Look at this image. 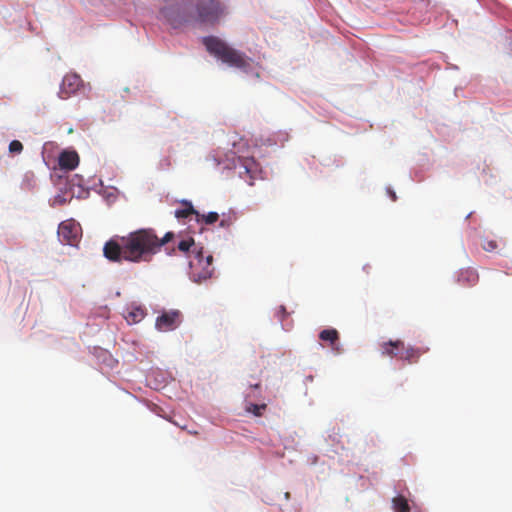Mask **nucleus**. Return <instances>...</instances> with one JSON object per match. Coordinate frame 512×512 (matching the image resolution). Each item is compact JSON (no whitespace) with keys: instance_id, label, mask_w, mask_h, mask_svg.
<instances>
[{"instance_id":"nucleus-1","label":"nucleus","mask_w":512,"mask_h":512,"mask_svg":"<svg viewBox=\"0 0 512 512\" xmlns=\"http://www.w3.org/2000/svg\"><path fill=\"white\" fill-rule=\"evenodd\" d=\"M174 237L173 232H167L159 238L151 228L138 229L127 236L107 241L103 247V254L113 262H146L150 261L161 247L172 241Z\"/></svg>"},{"instance_id":"nucleus-2","label":"nucleus","mask_w":512,"mask_h":512,"mask_svg":"<svg viewBox=\"0 0 512 512\" xmlns=\"http://www.w3.org/2000/svg\"><path fill=\"white\" fill-rule=\"evenodd\" d=\"M206 50L214 57L231 67L246 71L250 68L251 59L225 41L216 36H207L202 39Z\"/></svg>"},{"instance_id":"nucleus-3","label":"nucleus","mask_w":512,"mask_h":512,"mask_svg":"<svg viewBox=\"0 0 512 512\" xmlns=\"http://www.w3.org/2000/svg\"><path fill=\"white\" fill-rule=\"evenodd\" d=\"M225 14V7L218 0H197L192 8L193 20L201 24L215 25Z\"/></svg>"},{"instance_id":"nucleus-4","label":"nucleus","mask_w":512,"mask_h":512,"mask_svg":"<svg viewBox=\"0 0 512 512\" xmlns=\"http://www.w3.org/2000/svg\"><path fill=\"white\" fill-rule=\"evenodd\" d=\"M160 14L173 26L193 19L191 3L186 0L167 2L161 8Z\"/></svg>"},{"instance_id":"nucleus-5","label":"nucleus","mask_w":512,"mask_h":512,"mask_svg":"<svg viewBox=\"0 0 512 512\" xmlns=\"http://www.w3.org/2000/svg\"><path fill=\"white\" fill-rule=\"evenodd\" d=\"M81 232V227L74 220H66L59 224L58 238L61 243L67 245H76Z\"/></svg>"},{"instance_id":"nucleus-6","label":"nucleus","mask_w":512,"mask_h":512,"mask_svg":"<svg viewBox=\"0 0 512 512\" xmlns=\"http://www.w3.org/2000/svg\"><path fill=\"white\" fill-rule=\"evenodd\" d=\"M182 321V315L179 310H170L163 312L157 317L155 327L162 332L176 329Z\"/></svg>"},{"instance_id":"nucleus-7","label":"nucleus","mask_w":512,"mask_h":512,"mask_svg":"<svg viewBox=\"0 0 512 512\" xmlns=\"http://www.w3.org/2000/svg\"><path fill=\"white\" fill-rule=\"evenodd\" d=\"M81 86L82 79L80 78V76L74 73L65 75L60 86V98H69L71 95L75 94Z\"/></svg>"},{"instance_id":"nucleus-8","label":"nucleus","mask_w":512,"mask_h":512,"mask_svg":"<svg viewBox=\"0 0 512 512\" xmlns=\"http://www.w3.org/2000/svg\"><path fill=\"white\" fill-rule=\"evenodd\" d=\"M195 259L198 261V264L206 263V267H204L203 270H200L199 272H192L195 280L201 281L210 278L214 272V268L212 266L213 256L207 255L204 257L202 250H199L196 252Z\"/></svg>"},{"instance_id":"nucleus-9","label":"nucleus","mask_w":512,"mask_h":512,"mask_svg":"<svg viewBox=\"0 0 512 512\" xmlns=\"http://www.w3.org/2000/svg\"><path fill=\"white\" fill-rule=\"evenodd\" d=\"M428 350V348L423 347L404 346V349H400L398 358L405 360L410 364L416 363Z\"/></svg>"},{"instance_id":"nucleus-10","label":"nucleus","mask_w":512,"mask_h":512,"mask_svg":"<svg viewBox=\"0 0 512 512\" xmlns=\"http://www.w3.org/2000/svg\"><path fill=\"white\" fill-rule=\"evenodd\" d=\"M319 339L325 342H328L331 349L336 353L340 354L342 352V348L339 343V332L334 329H324L319 333Z\"/></svg>"},{"instance_id":"nucleus-11","label":"nucleus","mask_w":512,"mask_h":512,"mask_svg":"<svg viewBox=\"0 0 512 512\" xmlns=\"http://www.w3.org/2000/svg\"><path fill=\"white\" fill-rule=\"evenodd\" d=\"M62 169L73 170L79 164V156L75 151H63L58 160Z\"/></svg>"},{"instance_id":"nucleus-12","label":"nucleus","mask_w":512,"mask_h":512,"mask_svg":"<svg viewBox=\"0 0 512 512\" xmlns=\"http://www.w3.org/2000/svg\"><path fill=\"white\" fill-rule=\"evenodd\" d=\"M479 280V275L476 270L467 268L461 270L458 274L457 282L463 286H474Z\"/></svg>"},{"instance_id":"nucleus-13","label":"nucleus","mask_w":512,"mask_h":512,"mask_svg":"<svg viewBox=\"0 0 512 512\" xmlns=\"http://www.w3.org/2000/svg\"><path fill=\"white\" fill-rule=\"evenodd\" d=\"M400 349H404V342L401 340H390L381 344V353L384 356L398 357Z\"/></svg>"},{"instance_id":"nucleus-14","label":"nucleus","mask_w":512,"mask_h":512,"mask_svg":"<svg viewBox=\"0 0 512 512\" xmlns=\"http://www.w3.org/2000/svg\"><path fill=\"white\" fill-rule=\"evenodd\" d=\"M146 316V310L140 306L131 307L125 315L128 324H136L142 321Z\"/></svg>"},{"instance_id":"nucleus-15","label":"nucleus","mask_w":512,"mask_h":512,"mask_svg":"<svg viewBox=\"0 0 512 512\" xmlns=\"http://www.w3.org/2000/svg\"><path fill=\"white\" fill-rule=\"evenodd\" d=\"M184 208L177 209L174 213L175 217L180 218H187L190 215H195L197 222H200V213L196 211L189 201H183L182 202Z\"/></svg>"},{"instance_id":"nucleus-16","label":"nucleus","mask_w":512,"mask_h":512,"mask_svg":"<svg viewBox=\"0 0 512 512\" xmlns=\"http://www.w3.org/2000/svg\"><path fill=\"white\" fill-rule=\"evenodd\" d=\"M392 503L395 512H410V506L405 497L401 495L394 497Z\"/></svg>"},{"instance_id":"nucleus-17","label":"nucleus","mask_w":512,"mask_h":512,"mask_svg":"<svg viewBox=\"0 0 512 512\" xmlns=\"http://www.w3.org/2000/svg\"><path fill=\"white\" fill-rule=\"evenodd\" d=\"M266 404H253L250 403L246 406V411L249 413H252L253 415L259 417L262 415L263 411L266 409Z\"/></svg>"},{"instance_id":"nucleus-18","label":"nucleus","mask_w":512,"mask_h":512,"mask_svg":"<svg viewBox=\"0 0 512 512\" xmlns=\"http://www.w3.org/2000/svg\"><path fill=\"white\" fill-rule=\"evenodd\" d=\"M219 219V214L217 212H209L208 214H200V222H204L206 224H213Z\"/></svg>"},{"instance_id":"nucleus-19","label":"nucleus","mask_w":512,"mask_h":512,"mask_svg":"<svg viewBox=\"0 0 512 512\" xmlns=\"http://www.w3.org/2000/svg\"><path fill=\"white\" fill-rule=\"evenodd\" d=\"M236 218L237 217L234 212L228 213L227 215L223 214V218L220 221V226L223 228H228L235 222Z\"/></svg>"},{"instance_id":"nucleus-20","label":"nucleus","mask_w":512,"mask_h":512,"mask_svg":"<svg viewBox=\"0 0 512 512\" xmlns=\"http://www.w3.org/2000/svg\"><path fill=\"white\" fill-rule=\"evenodd\" d=\"M195 243H194V240L193 238H188V239H184V240H181L179 243H178V249L182 252H188L190 250V248L192 246H194Z\"/></svg>"},{"instance_id":"nucleus-21","label":"nucleus","mask_w":512,"mask_h":512,"mask_svg":"<svg viewBox=\"0 0 512 512\" xmlns=\"http://www.w3.org/2000/svg\"><path fill=\"white\" fill-rule=\"evenodd\" d=\"M482 248L487 252H492L498 248V243L492 239H484L482 241Z\"/></svg>"},{"instance_id":"nucleus-22","label":"nucleus","mask_w":512,"mask_h":512,"mask_svg":"<svg viewBox=\"0 0 512 512\" xmlns=\"http://www.w3.org/2000/svg\"><path fill=\"white\" fill-rule=\"evenodd\" d=\"M23 150V145L18 140H13L9 144V151L11 153H21Z\"/></svg>"},{"instance_id":"nucleus-23","label":"nucleus","mask_w":512,"mask_h":512,"mask_svg":"<svg viewBox=\"0 0 512 512\" xmlns=\"http://www.w3.org/2000/svg\"><path fill=\"white\" fill-rule=\"evenodd\" d=\"M190 266L193 272H197L198 268H201V270H203V268L206 267V263L198 264V261L195 259V261L190 262Z\"/></svg>"},{"instance_id":"nucleus-24","label":"nucleus","mask_w":512,"mask_h":512,"mask_svg":"<svg viewBox=\"0 0 512 512\" xmlns=\"http://www.w3.org/2000/svg\"><path fill=\"white\" fill-rule=\"evenodd\" d=\"M254 161L253 160H245L242 164V167L244 168L245 172L246 173H250L251 172V166L254 165Z\"/></svg>"},{"instance_id":"nucleus-25","label":"nucleus","mask_w":512,"mask_h":512,"mask_svg":"<svg viewBox=\"0 0 512 512\" xmlns=\"http://www.w3.org/2000/svg\"><path fill=\"white\" fill-rule=\"evenodd\" d=\"M279 317L282 318L286 315V308L284 306H280L278 309Z\"/></svg>"},{"instance_id":"nucleus-26","label":"nucleus","mask_w":512,"mask_h":512,"mask_svg":"<svg viewBox=\"0 0 512 512\" xmlns=\"http://www.w3.org/2000/svg\"><path fill=\"white\" fill-rule=\"evenodd\" d=\"M388 193L393 201H395L397 199V196L394 191H392L391 189H388Z\"/></svg>"},{"instance_id":"nucleus-27","label":"nucleus","mask_w":512,"mask_h":512,"mask_svg":"<svg viewBox=\"0 0 512 512\" xmlns=\"http://www.w3.org/2000/svg\"><path fill=\"white\" fill-rule=\"evenodd\" d=\"M253 387L257 389V388H259V387H260V384H259V383H257V384H255Z\"/></svg>"}]
</instances>
